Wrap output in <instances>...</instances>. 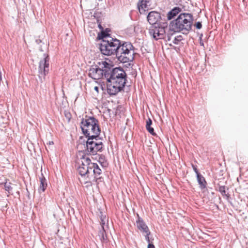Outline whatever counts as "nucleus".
Instances as JSON below:
<instances>
[{"label": "nucleus", "mask_w": 248, "mask_h": 248, "mask_svg": "<svg viewBox=\"0 0 248 248\" xmlns=\"http://www.w3.org/2000/svg\"><path fill=\"white\" fill-rule=\"evenodd\" d=\"M110 62L109 72H108L107 92L110 95H116L123 90L127 81V75L123 68L118 67H113Z\"/></svg>", "instance_id": "obj_1"}, {"label": "nucleus", "mask_w": 248, "mask_h": 248, "mask_svg": "<svg viewBox=\"0 0 248 248\" xmlns=\"http://www.w3.org/2000/svg\"><path fill=\"white\" fill-rule=\"evenodd\" d=\"M148 248H155V247L153 244L149 243L148 245Z\"/></svg>", "instance_id": "obj_30"}, {"label": "nucleus", "mask_w": 248, "mask_h": 248, "mask_svg": "<svg viewBox=\"0 0 248 248\" xmlns=\"http://www.w3.org/2000/svg\"><path fill=\"white\" fill-rule=\"evenodd\" d=\"M174 32H174V31H171L170 30V27H169V31H168V32H167V34H169V35L170 36V37H171L172 35H173V34H174Z\"/></svg>", "instance_id": "obj_28"}, {"label": "nucleus", "mask_w": 248, "mask_h": 248, "mask_svg": "<svg viewBox=\"0 0 248 248\" xmlns=\"http://www.w3.org/2000/svg\"><path fill=\"white\" fill-rule=\"evenodd\" d=\"M152 124V121L150 118H148L146 121V128L148 131L152 135L155 136L156 134L154 132V129L151 126Z\"/></svg>", "instance_id": "obj_18"}, {"label": "nucleus", "mask_w": 248, "mask_h": 248, "mask_svg": "<svg viewBox=\"0 0 248 248\" xmlns=\"http://www.w3.org/2000/svg\"><path fill=\"white\" fill-rule=\"evenodd\" d=\"M150 0H139L138 7L140 14H143L148 8V4Z\"/></svg>", "instance_id": "obj_14"}, {"label": "nucleus", "mask_w": 248, "mask_h": 248, "mask_svg": "<svg viewBox=\"0 0 248 248\" xmlns=\"http://www.w3.org/2000/svg\"><path fill=\"white\" fill-rule=\"evenodd\" d=\"M193 23V16L187 13H180L177 18L170 23V29L174 32L187 34L191 30Z\"/></svg>", "instance_id": "obj_2"}, {"label": "nucleus", "mask_w": 248, "mask_h": 248, "mask_svg": "<svg viewBox=\"0 0 248 248\" xmlns=\"http://www.w3.org/2000/svg\"><path fill=\"white\" fill-rule=\"evenodd\" d=\"M94 89L95 91H97V92H98V87H97V86H95L94 88Z\"/></svg>", "instance_id": "obj_35"}, {"label": "nucleus", "mask_w": 248, "mask_h": 248, "mask_svg": "<svg viewBox=\"0 0 248 248\" xmlns=\"http://www.w3.org/2000/svg\"><path fill=\"white\" fill-rule=\"evenodd\" d=\"M90 162V159L86 156H83L81 158V164L79 165L78 169L79 174L81 176H87L89 177V163Z\"/></svg>", "instance_id": "obj_10"}, {"label": "nucleus", "mask_w": 248, "mask_h": 248, "mask_svg": "<svg viewBox=\"0 0 248 248\" xmlns=\"http://www.w3.org/2000/svg\"><path fill=\"white\" fill-rule=\"evenodd\" d=\"M116 50L115 55L121 62L126 63L133 61L135 51L134 46L130 42H121L119 40Z\"/></svg>", "instance_id": "obj_3"}, {"label": "nucleus", "mask_w": 248, "mask_h": 248, "mask_svg": "<svg viewBox=\"0 0 248 248\" xmlns=\"http://www.w3.org/2000/svg\"><path fill=\"white\" fill-rule=\"evenodd\" d=\"M44 59L40 61L38 67V76L41 82H43L49 71V57L46 54H44Z\"/></svg>", "instance_id": "obj_9"}, {"label": "nucleus", "mask_w": 248, "mask_h": 248, "mask_svg": "<svg viewBox=\"0 0 248 248\" xmlns=\"http://www.w3.org/2000/svg\"><path fill=\"white\" fill-rule=\"evenodd\" d=\"M218 191H219V192H220V193L221 194V195L223 196H225L227 198H228L229 197V194H226L225 186H219V187H218Z\"/></svg>", "instance_id": "obj_21"}, {"label": "nucleus", "mask_w": 248, "mask_h": 248, "mask_svg": "<svg viewBox=\"0 0 248 248\" xmlns=\"http://www.w3.org/2000/svg\"><path fill=\"white\" fill-rule=\"evenodd\" d=\"M99 28H101V25H99Z\"/></svg>", "instance_id": "obj_37"}, {"label": "nucleus", "mask_w": 248, "mask_h": 248, "mask_svg": "<svg viewBox=\"0 0 248 248\" xmlns=\"http://www.w3.org/2000/svg\"><path fill=\"white\" fill-rule=\"evenodd\" d=\"M195 26L197 29H201L202 27V24L201 22H197L195 24Z\"/></svg>", "instance_id": "obj_25"}, {"label": "nucleus", "mask_w": 248, "mask_h": 248, "mask_svg": "<svg viewBox=\"0 0 248 248\" xmlns=\"http://www.w3.org/2000/svg\"><path fill=\"white\" fill-rule=\"evenodd\" d=\"M192 167L194 171V172L196 173V175H198V174H200V172H199L197 167L196 166L194 165H192Z\"/></svg>", "instance_id": "obj_26"}, {"label": "nucleus", "mask_w": 248, "mask_h": 248, "mask_svg": "<svg viewBox=\"0 0 248 248\" xmlns=\"http://www.w3.org/2000/svg\"><path fill=\"white\" fill-rule=\"evenodd\" d=\"M93 163H92L91 162V160H90V162L89 163V167H90V169L89 168V169H88L89 170V174H90V172H92V171L93 172V168H92V167H91V165H90L91 164H93Z\"/></svg>", "instance_id": "obj_27"}, {"label": "nucleus", "mask_w": 248, "mask_h": 248, "mask_svg": "<svg viewBox=\"0 0 248 248\" xmlns=\"http://www.w3.org/2000/svg\"><path fill=\"white\" fill-rule=\"evenodd\" d=\"M39 179L40 185L38 189V191L39 193L44 192L47 186V181L42 173L41 174V176L39 177Z\"/></svg>", "instance_id": "obj_15"}, {"label": "nucleus", "mask_w": 248, "mask_h": 248, "mask_svg": "<svg viewBox=\"0 0 248 248\" xmlns=\"http://www.w3.org/2000/svg\"><path fill=\"white\" fill-rule=\"evenodd\" d=\"M105 224H106V220L102 219V220H101V221H100V225L101 226L102 229H106Z\"/></svg>", "instance_id": "obj_24"}, {"label": "nucleus", "mask_w": 248, "mask_h": 248, "mask_svg": "<svg viewBox=\"0 0 248 248\" xmlns=\"http://www.w3.org/2000/svg\"><path fill=\"white\" fill-rule=\"evenodd\" d=\"M35 42L37 44H39L42 41L40 39H36Z\"/></svg>", "instance_id": "obj_33"}, {"label": "nucleus", "mask_w": 248, "mask_h": 248, "mask_svg": "<svg viewBox=\"0 0 248 248\" xmlns=\"http://www.w3.org/2000/svg\"><path fill=\"white\" fill-rule=\"evenodd\" d=\"M106 229H102L99 232V236L100 238V240L103 242L106 240Z\"/></svg>", "instance_id": "obj_20"}, {"label": "nucleus", "mask_w": 248, "mask_h": 248, "mask_svg": "<svg viewBox=\"0 0 248 248\" xmlns=\"http://www.w3.org/2000/svg\"><path fill=\"white\" fill-rule=\"evenodd\" d=\"M196 176L200 188L201 189L205 188L206 186V182L204 178L200 173L198 174Z\"/></svg>", "instance_id": "obj_17"}, {"label": "nucleus", "mask_w": 248, "mask_h": 248, "mask_svg": "<svg viewBox=\"0 0 248 248\" xmlns=\"http://www.w3.org/2000/svg\"><path fill=\"white\" fill-rule=\"evenodd\" d=\"M90 165L93 168L94 179L96 184L99 185L100 183L103 182L104 180L103 178L101 176L102 170L96 163L91 164Z\"/></svg>", "instance_id": "obj_11"}, {"label": "nucleus", "mask_w": 248, "mask_h": 248, "mask_svg": "<svg viewBox=\"0 0 248 248\" xmlns=\"http://www.w3.org/2000/svg\"><path fill=\"white\" fill-rule=\"evenodd\" d=\"M108 36V33H107L106 32H102L101 37L102 38H105V37H107Z\"/></svg>", "instance_id": "obj_29"}, {"label": "nucleus", "mask_w": 248, "mask_h": 248, "mask_svg": "<svg viewBox=\"0 0 248 248\" xmlns=\"http://www.w3.org/2000/svg\"><path fill=\"white\" fill-rule=\"evenodd\" d=\"M138 219L136 220L137 227L142 233L147 232L149 230L143 220L137 214Z\"/></svg>", "instance_id": "obj_13"}, {"label": "nucleus", "mask_w": 248, "mask_h": 248, "mask_svg": "<svg viewBox=\"0 0 248 248\" xmlns=\"http://www.w3.org/2000/svg\"><path fill=\"white\" fill-rule=\"evenodd\" d=\"M182 9L178 7H175L170 10L167 15V17L169 20H171L178 14L180 13Z\"/></svg>", "instance_id": "obj_16"}, {"label": "nucleus", "mask_w": 248, "mask_h": 248, "mask_svg": "<svg viewBox=\"0 0 248 248\" xmlns=\"http://www.w3.org/2000/svg\"><path fill=\"white\" fill-rule=\"evenodd\" d=\"M182 40V35H178L174 38L172 42L173 44L177 45V44H178L179 42H180Z\"/></svg>", "instance_id": "obj_22"}, {"label": "nucleus", "mask_w": 248, "mask_h": 248, "mask_svg": "<svg viewBox=\"0 0 248 248\" xmlns=\"http://www.w3.org/2000/svg\"><path fill=\"white\" fill-rule=\"evenodd\" d=\"M119 44V40L109 37L107 40H103L99 45V49L102 54L107 56L115 55L117 46Z\"/></svg>", "instance_id": "obj_6"}, {"label": "nucleus", "mask_w": 248, "mask_h": 248, "mask_svg": "<svg viewBox=\"0 0 248 248\" xmlns=\"http://www.w3.org/2000/svg\"><path fill=\"white\" fill-rule=\"evenodd\" d=\"M200 44L201 46H203V43L202 42H200Z\"/></svg>", "instance_id": "obj_36"}, {"label": "nucleus", "mask_w": 248, "mask_h": 248, "mask_svg": "<svg viewBox=\"0 0 248 248\" xmlns=\"http://www.w3.org/2000/svg\"><path fill=\"white\" fill-rule=\"evenodd\" d=\"M167 28L168 24L166 22L160 23L150 27L149 32L155 40L164 39L166 38V30Z\"/></svg>", "instance_id": "obj_8"}, {"label": "nucleus", "mask_w": 248, "mask_h": 248, "mask_svg": "<svg viewBox=\"0 0 248 248\" xmlns=\"http://www.w3.org/2000/svg\"><path fill=\"white\" fill-rule=\"evenodd\" d=\"M110 62L101 61L97 64L92 66L89 70L88 76L93 79H99L108 77V72H109Z\"/></svg>", "instance_id": "obj_5"}, {"label": "nucleus", "mask_w": 248, "mask_h": 248, "mask_svg": "<svg viewBox=\"0 0 248 248\" xmlns=\"http://www.w3.org/2000/svg\"><path fill=\"white\" fill-rule=\"evenodd\" d=\"M80 127L83 133L87 137H99L101 130L99 126V121L93 117L86 116L81 122Z\"/></svg>", "instance_id": "obj_4"}, {"label": "nucleus", "mask_w": 248, "mask_h": 248, "mask_svg": "<svg viewBox=\"0 0 248 248\" xmlns=\"http://www.w3.org/2000/svg\"><path fill=\"white\" fill-rule=\"evenodd\" d=\"M100 219L101 220H106V216H103V215H101V217H100Z\"/></svg>", "instance_id": "obj_31"}, {"label": "nucleus", "mask_w": 248, "mask_h": 248, "mask_svg": "<svg viewBox=\"0 0 248 248\" xmlns=\"http://www.w3.org/2000/svg\"><path fill=\"white\" fill-rule=\"evenodd\" d=\"M5 190L8 192L9 194H12V187L11 186L12 184L11 183H7L6 182L3 183Z\"/></svg>", "instance_id": "obj_19"}, {"label": "nucleus", "mask_w": 248, "mask_h": 248, "mask_svg": "<svg viewBox=\"0 0 248 248\" xmlns=\"http://www.w3.org/2000/svg\"><path fill=\"white\" fill-rule=\"evenodd\" d=\"M166 36L167 37V40L169 41H170V39H171L170 36L169 34H166Z\"/></svg>", "instance_id": "obj_32"}, {"label": "nucleus", "mask_w": 248, "mask_h": 248, "mask_svg": "<svg viewBox=\"0 0 248 248\" xmlns=\"http://www.w3.org/2000/svg\"><path fill=\"white\" fill-rule=\"evenodd\" d=\"M160 14L156 11L150 12L147 17V20L149 23L152 25H155V24H158V21L160 19Z\"/></svg>", "instance_id": "obj_12"}, {"label": "nucleus", "mask_w": 248, "mask_h": 248, "mask_svg": "<svg viewBox=\"0 0 248 248\" xmlns=\"http://www.w3.org/2000/svg\"><path fill=\"white\" fill-rule=\"evenodd\" d=\"M145 239L148 242V243L149 244V243H150V240L149 238V235H150V233H151L150 231H149L148 232H145Z\"/></svg>", "instance_id": "obj_23"}, {"label": "nucleus", "mask_w": 248, "mask_h": 248, "mask_svg": "<svg viewBox=\"0 0 248 248\" xmlns=\"http://www.w3.org/2000/svg\"><path fill=\"white\" fill-rule=\"evenodd\" d=\"M54 144L53 141H49L48 143H47V145H53Z\"/></svg>", "instance_id": "obj_34"}, {"label": "nucleus", "mask_w": 248, "mask_h": 248, "mask_svg": "<svg viewBox=\"0 0 248 248\" xmlns=\"http://www.w3.org/2000/svg\"><path fill=\"white\" fill-rule=\"evenodd\" d=\"M86 141V151L88 155H96L97 152H101L103 148V144L99 137H88Z\"/></svg>", "instance_id": "obj_7"}]
</instances>
